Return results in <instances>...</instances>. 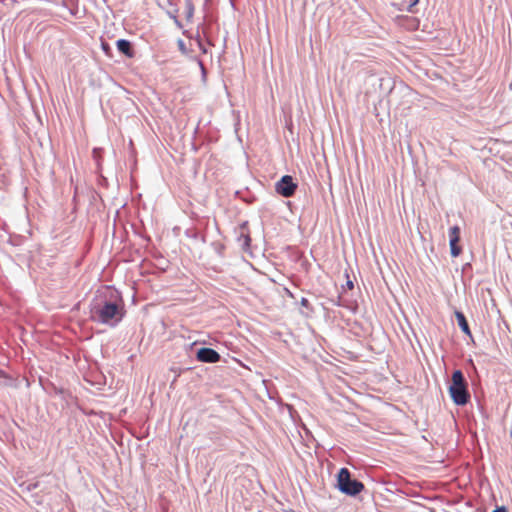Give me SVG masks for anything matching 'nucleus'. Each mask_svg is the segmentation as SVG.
Returning a JSON list of instances; mask_svg holds the SVG:
<instances>
[{"label": "nucleus", "instance_id": "obj_1", "mask_svg": "<svg viewBox=\"0 0 512 512\" xmlns=\"http://www.w3.org/2000/svg\"><path fill=\"white\" fill-rule=\"evenodd\" d=\"M451 385L449 393L456 405H465L470 399V394L467 390V382L460 370H455L452 374Z\"/></svg>", "mask_w": 512, "mask_h": 512}, {"label": "nucleus", "instance_id": "obj_2", "mask_svg": "<svg viewBox=\"0 0 512 512\" xmlns=\"http://www.w3.org/2000/svg\"><path fill=\"white\" fill-rule=\"evenodd\" d=\"M338 489L349 496H355L364 490V484L358 480L351 479V474L347 468H341L337 475Z\"/></svg>", "mask_w": 512, "mask_h": 512}, {"label": "nucleus", "instance_id": "obj_3", "mask_svg": "<svg viewBox=\"0 0 512 512\" xmlns=\"http://www.w3.org/2000/svg\"><path fill=\"white\" fill-rule=\"evenodd\" d=\"M93 317H97V319L104 324H113L119 322L123 313L119 307V305L115 303L106 302L102 307L97 308L94 311Z\"/></svg>", "mask_w": 512, "mask_h": 512}, {"label": "nucleus", "instance_id": "obj_4", "mask_svg": "<svg viewBox=\"0 0 512 512\" xmlns=\"http://www.w3.org/2000/svg\"><path fill=\"white\" fill-rule=\"evenodd\" d=\"M298 185L293 181L290 175H284L275 184L276 192L283 197H291L294 195Z\"/></svg>", "mask_w": 512, "mask_h": 512}, {"label": "nucleus", "instance_id": "obj_5", "mask_svg": "<svg viewBox=\"0 0 512 512\" xmlns=\"http://www.w3.org/2000/svg\"><path fill=\"white\" fill-rule=\"evenodd\" d=\"M449 239H450V251L451 255L453 257H458L461 252L462 248L458 244L460 241V228L459 226H453L449 230Z\"/></svg>", "mask_w": 512, "mask_h": 512}, {"label": "nucleus", "instance_id": "obj_6", "mask_svg": "<svg viewBox=\"0 0 512 512\" xmlns=\"http://www.w3.org/2000/svg\"><path fill=\"white\" fill-rule=\"evenodd\" d=\"M197 359L205 363H216L220 360V355L212 348H201L197 352Z\"/></svg>", "mask_w": 512, "mask_h": 512}, {"label": "nucleus", "instance_id": "obj_7", "mask_svg": "<svg viewBox=\"0 0 512 512\" xmlns=\"http://www.w3.org/2000/svg\"><path fill=\"white\" fill-rule=\"evenodd\" d=\"M118 50L129 58L134 57V51L131 43L126 39H120L116 42Z\"/></svg>", "mask_w": 512, "mask_h": 512}, {"label": "nucleus", "instance_id": "obj_8", "mask_svg": "<svg viewBox=\"0 0 512 512\" xmlns=\"http://www.w3.org/2000/svg\"><path fill=\"white\" fill-rule=\"evenodd\" d=\"M455 316H456V319H457V322H458V325L459 327L461 328V330L467 334V335H470V329H469V325H468V322L464 316V314L462 312H459L457 311L455 313Z\"/></svg>", "mask_w": 512, "mask_h": 512}, {"label": "nucleus", "instance_id": "obj_9", "mask_svg": "<svg viewBox=\"0 0 512 512\" xmlns=\"http://www.w3.org/2000/svg\"><path fill=\"white\" fill-rule=\"evenodd\" d=\"M239 241L242 242V246L244 249L250 246L251 238L248 234H241L239 237Z\"/></svg>", "mask_w": 512, "mask_h": 512}, {"label": "nucleus", "instance_id": "obj_10", "mask_svg": "<svg viewBox=\"0 0 512 512\" xmlns=\"http://www.w3.org/2000/svg\"><path fill=\"white\" fill-rule=\"evenodd\" d=\"M101 47L107 55H110L111 48L107 42H102Z\"/></svg>", "mask_w": 512, "mask_h": 512}, {"label": "nucleus", "instance_id": "obj_11", "mask_svg": "<svg viewBox=\"0 0 512 512\" xmlns=\"http://www.w3.org/2000/svg\"><path fill=\"white\" fill-rule=\"evenodd\" d=\"M346 286L349 290H352L354 288V284L350 279L347 280Z\"/></svg>", "mask_w": 512, "mask_h": 512}, {"label": "nucleus", "instance_id": "obj_12", "mask_svg": "<svg viewBox=\"0 0 512 512\" xmlns=\"http://www.w3.org/2000/svg\"><path fill=\"white\" fill-rule=\"evenodd\" d=\"M493 512H507L506 508L505 507H498L496 508Z\"/></svg>", "mask_w": 512, "mask_h": 512}, {"label": "nucleus", "instance_id": "obj_13", "mask_svg": "<svg viewBox=\"0 0 512 512\" xmlns=\"http://www.w3.org/2000/svg\"><path fill=\"white\" fill-rule=\"evenodd\" d=\"M418 2V0H414L410 5H409V8L408 10L409 11H412V7Z\"/></svg>", "mask_w": 512, "mask_h": 512}, {"label": "nucleus", "instance_id": "obj_14", "mask_svg": "<svg viewBox=\"0 0 512 512\" xmlns=\"http://www.w3.org/2000/svg\"><path fill=\"white\" fill-rule=\"evenodd\" d=\"M286 291L289 294V296L293 297L292 293L288 289H286Z\"/></svg>", "mask_w": 512, "mask_h": 512}, {"label": "nucleus", "instance_id": "obj_15", "mask_svg": "<svg viewBox=\"0 0 512 512\" xmlns=\"http://www.w3.org/2000/svg\"><path fill=\"white\" fill-rule=\"evenodd\" d=\"M307 300L306 299H302V304H306Z\"/></svg>", "mask_w": 512, "mask_h": 512}]
</instances>
